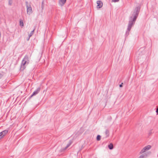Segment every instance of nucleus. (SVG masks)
Segmentation results:
<instances>
[{"mask_svg":"<svg viewBox=\"0 0 158 158\" xmlns=\"http://www.w3.org/2000/svg\"><path fill=\"white\" fill-rule=\"evenodd\" d=\"M147 156L148 155L146 153H145L142 154L140 156L139 158H146Z\"/></svg>","mask_w":158,"mask_h":158,"instance_id":"10","label":"nucleus"},{"mask_svg":"<svg viewBox=\"0 0 158 158\" xmlns=\"http://www.w3.org/2000/svg\"><path fill=\"white\" fill-rule=\"evenodd\" d=\"M119 1V0H115V2H118Z\"/></svg>","mask_w":158,"mask_h":158,"instance_id":"22","label":"nucleus"},{"mask_svg":"<svg viewBox=\"0 0 158 158\" xmlns=\"http://www.w3.org/2000/svg\"><path fill=\"white\" fill-rule=\"evenodd\" d=\"M66 0H59V4L61 6H63L66 2Z\"/></svg>","mask_w":158,"mask_h":158,"instance_id":"7","label":"nucleus"},{"mask_svg":"<svg viewBox=\"0 0 158 158\" xmlns=\"http://www.w3.org/2000/svg\"><path fill=\"white\" fill-rule=\"evenodd\" d=\"M72 142L71 141H70L68 144L67 145V146L65 147L64 150L66 149L72 143Z\"/></svg>","mask_w":158,"mask_h":158,"instance_id":"12","label":"nucleus"},{"mask_svg":"<svg viewBox=\"0 0 158 158\" xmlns=\"http://www.w3.org/2000/svg\"><path fill=\"white\" fill-rule=\"evenodd\" d=\"M20 25L22 27H23V21L20 20Z\"/></svg>","mask_w":158,"mask_h":158,"instance_id":"14","label":"nucleus"},{"mask_svg":"<svg viewBox=\"0 0 158 158\" xmlns=\"http://www.w3.org/2000/svg\"><path fill=\"white\" fill-rule=\"evenodd\" d=\"M152 133V130H151L149 131L148 134L150 135H151Z\"/></svg>","mask_w":158,"mask_h":158,"instance_id":"17","label":"nucleus"},{"mask_svg":"<svg viewBox=\"0 0 158 158\" xmlns=\"http://www.w3.org/2000/svg\"><path fill=\"white\" fill-rule=\"evenodd\" d=\"M26 6L27 8V13L29 15H30L32 13V8L31 5L28 4V3L27 2H26Z\"/></svg>","mask_w":158,"mask_h":158,"instance_id":"3","label":"nucleus"},{"mask_svg":"<svg viewBox=\"0 0 158 158\" xmlns=\"http://www.w3.org/2000/svg\"><path fill=\"white\" fill-rule=\"evenodd\" d=\"M40 89L39 87L33 93L32 95L31 96V97H32L33 96H35L38 94L39 92L40 91Z\"/></svg>","mask_w":158,"mask_h":158,"instance_id":"6","label":"nucleus"},{"mask_svg":"<svg viewBox=\"0 0 158 158\" xmlns=\"http://www.w3.org/2000/svg\"><path fill=\"white\" fill-rule=\"evenodd\" d=\"M97 8H100L103 6V3L101 1H98L97 2Z\"/></svg>","mask_w":158,"mask_h":158,"instance_id":"5","label":"nucleus"},{"mask_svg":"<svg viewBox=\"0 0 158 158\" xmlns=\"http://www.w3.org/2000/svg\"><path fill=\"white\" fill-rule=\"evenodd\" d=\"M12 3V1L11 0H9L8 2L9 5L10 6L11 5Z\"/></svg>","mask_w":158,"mask_h":158,"instance_id":"16","label":"nucleus"},{"mask_svg":"<svg viewBox=\"0 0 158 158\" xmlns=\"http://www.w3.org/2000/svg\"><path fill=\"white\" fill-rule=\"evenodd\" d=\"M123 83H122V84L119 85V87H123Z\"/></svg>","mask_w":158,"mask_h":158,"instance_id":"20","label":"nucleus"},{"mask_svg":"<svg viewBox=\"0 0 158 158\" xmlns=\"http://www.w3.org/2000/svg\"><path fill=\"white\" fill-rule=\"evenodd\" d=\"M3 76V75L1 74V73H0V78H1Z\"/></svg>","mask_w":158,"mask_h":158,"instance_id":"19","label":"nucleus"},{"mask_svg":"<svg viewBox=\"0 0 158 158\" xmlns=\"http://www.w3.org/2000/svg\"><path fill=\"white\" fill-rule=\"evenodd\" d=\"M29 61V60L28 56L27 55H26L22 61L21 66V70H23L25 69L27 65L28 64Z\"/></svg>","mask_w":158,"mask_h":158,"instance_id":"2","label":"nucleus"},{"mask_svg":"<svg viewBox=\"0 0 158 158\" xmlns=\"http://www.w3.org/2000/svg\"><path fill=\"white\" fill-rule=\"evenodd\" d=\"M2 138H3V137L2 136V134H1V133H0V139H1Z\"/></svg>","mask_w":158,"mask_h":158,"instance_id":"18","label":"nucleus"},{"mask_svg":"<svg viewBox=\"0 0 158 158\" xmlns=\"http://www.w3.org/2000/svg\"><path fill=\"white\" fill-rule=\"evenodd\" d=\"M104 134L106 138L108 137L109 135V131L108 130L106 129L104 132Z\"/></svg>","mask_w":158,"mask_h":158,"instance_id":"9","label":"nucleus"},{"mask_svg":"<svg viewBox=\"0 0 158 158\" xmlns=\"http://www.w3.org/2000/svg\"><path fill=\"white\" fill-rule=\"evenodd\" d=\"M140 8L139 7H136L132 15L130 17L129 20L128 25L127 31L126 33L127 35H128L129 34V32L134 25L135 24V21L138 17Z\"/></svg>","mask_w":158,"mask_h":158,"instance_id":"1","label":"nucleus"},{"mask_svg":"<svg viewBox=\"0 0 158 158\" xmlns=\"http://www.w3.org/2000/svg\"><path fill=\"white\" fill-rule=\"evenodd\" d=\"M151 146L150 145H148L143 148L140 152V154H141L148 150L150 149L151 148Z\"/></svg>","mask_w":158,"mask_h":158,"instance_id":"4","label":"nucleus"},{"mask_svg":"<svg viewBox=\"0 0 158 158\" xmlns=\"http://www.w3.org/2000/svg\"><path fill=\"white\" fill-rule=\"evenodd\" d=\"M34 31H35V29L32 31L30 33L29 35V37L27 39V40H29V38H30L33 35V34L34 33Z\"/></svg>","mask_w":158,"mask_h":158,"instance_id":"11","label":"nucleus"},{"mask_svg":"<svg viewBox=\"0 0 158 158\" xmlns=\"http://www.w3.org/2000/svg\"><path fill=\"white\" fill-rule=\"evenodd\" d=\"M156 113H158V108L156 110Z\"/></svg>","mask_w":158,"mask_h":158,"instance_id":"21","label":"nucleus"},{"mask_svg":"<svg viewBox=\"0 0 158 158\" xmlns=\"http://www.w3.org/2000/svg\"><path fill=\"white\" fill-rule=\"evenodd\" d=\"M101 139V136L100 135H98L97 137V140L98 141H99Z\"/></svg>","mask_w":158,"mask_h":158,"instance_id":"15","label":"nucleus"},{"mask_svg":"<svg viewBox=\"0 0 158 158\" xmlns=\"http://www.w3.org/2000/svg\"><path fill=\"white\" fill-rule=\"evenodd\" d=\"M108 148L110 149H112L113 148V144L112 143H110L108 145Z\"/></svg>","mask_w":158,"mask_h":158,"instance_id":"13","label":"nucleus"},{"mask_svg":"<svg viewBox=\"0 0 158 158\" xmlns=\"http://www.w3.org/2000/svg\"><path fill=\"white\" fill-rule=\"evenodd\" d=\"M8 132V130H5L0 132L2 136L4 137Z\"/></svg>","mask_w":158,"mask_h":158,"instance_id":"8","label":"nucleus"}]
</instances>
